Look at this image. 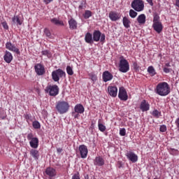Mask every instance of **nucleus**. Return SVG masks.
I'll return each mask as SVG.
<instances>
[{"label": "nucleus", "mask_w": 179, "mask_h": 179, "mask_svg": "<svg viewBox=\"0 0 179 179\" xmlns=\"http://www.w3.org/2000/svg\"><path fill=\"white\" fill-rule=\"evenodd\" d=\"M92 38L94 41H100L103 44V43H106V34H101V32L99 30H95L93 32L92 34Z\"/></svg>", "instance_id": "6"}, {"label": "nucleus", "mask_w": 179, "mask_h": 179, "mask_svg": "<svg viewBox=\"0 0 179 179\" xmlns=\"http://www.w3.org/2000/svg\"><path fill=\"white\" fill-rule=\"evenodd\" d=\"M151 114L155 117V118H159L160 115H162V113L157 109L154 110Z\"/></svg>", "instance_id": "32"}, {"label": "nucleus", "mask_w": 179, "mask_h": 179, "mask_svg": "<svg viewBox=\"0 0 179 179\" xmlns=\"http://www.w3.org/2000/svg\"><path fill=\"white\" fill-rule=\"evenodd\" d=\"M86 8V6H84L83 3H81V4L78 6V9H85Z\"/></svg>", "instance_id": "51"}, {"label": "nucleus", "mask_w": 179, "mask_h": 179, "mask_svg": "<svg viewBox=\"0 0 179 179\" xmlns=\"http://www.w3.org/2000/svg\"><path fill=\"white\" fill-rule=\"evenodd\" d=\"M69 28L71 30H76L78 29V22L73 18L69 21Z\"/></svg>", "instance_id": "22"}, {"label": "nucleus", "mask_w": 179, "mask_h": 179, "mask_svg": "<svg viewBox=\"0 0 179 179\" xmlns=\"http://www.w3.org/2000/svg\"><path fill=\"white\" fill-rule=\"evenodd\" d=\"M89 76L91 79V80H92L93 83H94V82H96V80H97V76L93 73H89Z\"/></svg>", "instance_id": "36"}, {"label": "nucleus", "mask_w": 179, "mask_h": 179, "mask_svg": "<svg viewBox=\"0 0 179 179\" xmlns=\"http://www.w3.org/2000/svg\"><path fill=\"white\" fill-rule=\"evenodd\" d=\"M136 20L139 24H145L146 23V15L145 14H141L138 16Z\"/></svg>", "instance_id": "26"}, {"label": "nucleus", "mask_w": 179, "mask_h": 179, "mask_svg": "<svg viewBox=\"0 0 179 179\" xmlns=\"http://www.w3.org/2000/svg\"><path fill=\"white\" fill-rule=\"evenodd\" d=\"M94 166H98L99 167H101L104 164V159L101 156L96 157L95 159L94 160Z\"/></svg>", "instance_id": "20"}, {"label": "nucleus", "mask_w": 179, "mask_h": 179, "mask_svg": "<svg viewBox=\"0 0 179 179\" xmlns=\"http://www.w3.org/2000/svg\"><path fill=\"white\" fill-rule=\"evenodd\" d=\"M34 136L32 134V133H29L27 134V138L28 141H32L33 139H34Z\"/></svg>", "instance_id": "43"}, {"label": "nucleus", "mask_w": 179, "mask_h": 179, "mask_svg": "<svg viewBox=\"0 0 179 179\" xmlns=\"http://www.w3.org/2000/svg\"><path fill=\"white\" fill-rule=\"evenodd\" d=\"M3 59L6 64H10L13 61V55L10 52L6 50L3 56Z\"/></svg>", "instance_id": "16"}, {"label": "nucleus", "mask_w": 179, "mask_h": 179, "mask_svg": "<svg viewBox=\"0 0 179 179\" xmlns=\"http://www.w3.org/2000/svg\"><path fill=\"white\" fill-rule=\"evenodd\" d=\"M147 2L150 5V6H153V0H146Z\"/></svg>", "instance_id": "52"}, {"label": "nucleus", "mask_w": 179, "mask_h": 179, "mask_svg": "<svg viewBox=\"0 0 179 179\" xmlns=\"http://www.w3.org/2000/svg\"><path fill=\"white\" fill-rule=\"evenodd\" d=\"M45 92L49 93L50 96H55L59 93V88L57 85H49L46 87Z\"/></svg>", "instance_id": "7"}, {"label": "nucleus", "mask_w": 179, "mask_h": 179, "mask_svg": "<svg viewBox=\"0 0 179 179\" xmlns=\"http://www.w3.org/2000/svg\"><path fill=\"white\" fill-rule=\"evenodd\" d=\"M122 23L125 29H129L131 27V20L128 17H124L122 20Z\"/></svg>", "instance_id": "28"}, {"label": "nucleus", "mask_w": 179, "mask_h": 179, "mask_svg": "<svg viewBox=\"0 0 179 179\" xmlns=\"http://www.w3.org/2000/svg\"><path fill=\"white\" fill-rule=\"evenodd\" d=\"M45 173L49 177H55V176H57V171L55 170V169H54L52 167H48L45 169Z\"/></svg>", "instance_id": "19"}, {"label": "nucleus", "mask_w": 179, "mask_h": 179, "mask_svg": "<svg viewBox=\"0 0 179 179\" xmlns=\"http://www.w3.org/2000/svg\"><path fill=\"white\" fill-rule=\"evenodd\" d=\"M12 20L14 24H17V26H22L23 23V20H20V17L19 15H15L12 18Z\"/></svg>", "instance_id": "24"}, {"label": "nucleus", "mask_w": 179, "mask_h": 179, "mask_svg": "<svg viewBox=\"0 0 179 179\" xmlns=\"http://www.w3.org/2000/svg\"><path fill=\"white\" fill-rule=\"evenodd\" d=\"M74 111L78 114H83L85 113V107H83V105L78 103L74 107Z\"/></svg>", "instance_id": "21"}, {"label": "nucleus", "mask_w": 179, "mask_h": 179, "mask_svg": "<svg viewBox=\"0 0 179 179\" xmlns=\"http://www.w3.org/2000/svg\"><path fill=\"white\" fill-rule=\"evenodd\" d=\"M92 11L89 10H86L85 11V13L83 15L84 19H89V17H92Z\"/></svg>", "instance_id": "31"}, {"label": "nucleus", "mask_w": 179, "mask_h": 179, "mask_svg": "<svg viewBox=\"0 0 179 179\" xmlns=\"http://www.w3.org/2000/svg\"><path fill=\"white\" fill-rule=\"evenodd\" d=\"M131 8L136 12H142L145 9V3L142 0H134L131 2Z\"/></svg>", "instance_id": "5"}, {"label": "nucleus", "mask_w": 179, "mask_h": 179, "mask_svg": "<svg viewBox=\"0 0 179 179\" xmlns=\"http://www.w3.org/2000/svg\"><path fill=\"white\" fill-rule=\"evenodd\" d=\"M120 136H125V135H127V130H125V128L120 129Z\"/></svg>", "instance_id": "40"}, {"label": "nucleus", "mask_w": 179, "mask_h": 179, "mask_svg": "<svg viewBox=\"0 0 179 179\" xmlns=\"http://www.w3.org/2000/svg\"><path fill=\"white\" fill-rule=\"evenodd\" d=\"M50 22L53 24H55V26H64V21L59 20L57 17L51 19Z\"/></svg>", "instance_id": "27"}, {"label": "nucleus", "mask_w": 179, "mask_h": 179, "mask_svg": "<svg viewBox=\"0 0 179 179\" xmlns=\"http://www.w3.org/2000/svg\"><path fill=\"white\" fill-rule=\"evenodd\" d=\"M57 153H61L62 152V148H59L57 149Z\"/></svg>", "instance_id": "54"}, {"label": "nucleus", "mask_w": 179, "mask_h": 179, "mask_svg": "<svg viewBox=\"0 0 179 179\" xmlns=\"http://www.w3.org/2000/svg\"><path fill=\"white\" fill-rule=\"evenodd\" d=\"M120 59L119 71L120 72H122V73H127L129 71V62H128V60L124 59V56H121Z\"/></svg>", "instance_id": "3"}, {"label": "nucleus", "mask_w": 179, "mask_h": 179, "mask_svg": "<svg viewBox=\"0 0 179 179\" xmlns=\"http://www.w3.org/2000/svg\"><path fill=\"white\" fill-rule=\"evenodd\" d=\"M119 169H121V166H119Z\"/></svg>", "instance_id": "57"}, {"label": "nucleus", "mask_w": 179, "mask_h": 179, "mask_svg": "<svg viewBox=\"0 0 179 179\" xmlns=\"http://www.w3.org/2000/svg\"><path fill=\"white\" fill-rule=\"evenodd\" d=\"M98 127L99 131H101V132H104V131H106V127L104 126V124L99 122L98 124Z\"/></svg>", "instance_id": "38"}, {"label": "nucleus", "mask_w": 179, "mask_h": 179, "mask_svg": "<svg viewBox=\"0 0 179 179\" xmlns=\"http://www.w3.org/2000/svg\"><path fill=\"white\" fill-rule=\"evenodd\" d=\"M66 73L61 69H58L52 72V79L54 82H59L60 78H66Z\"/></svg>", "instance_id": "4"}, {"label": "nucleus", "mask_w": 179, "mask_h": 179, "mask_svg": "<svg viewBox=\"0 0 179 179\" xmlns=\"http://www.w3.org/2000/svg\"><path fill=\"white\" fill-rule=\"evenodd\" d=\"M55 108L59 114H65L69 110V103L64 101H59L57 103Z\"/></svg>", "instance_id": "2"}, {"label": "nucleus", "mask_w": 179, "mask_h": 179, "mask_svg": "<svg viewBox=\"0 0 179 179\" xmlns=\"http://www.w3.org/2000/svg\"><path fill=\"white\" fill-rule=\"evenodd\" d=\"M108 92L111 97H117V94L118 93V89L115 86H108Z\"/></svg>", "instance_id": "17"}, {"label": "nucleus", "mask_w": 179, "mask_h": 179, "mask_svg": "<svg viewBox=\"0 0 179 179\" xmlns=\"http://www.w3.org/2000/svg\"><path fill=\"white\" fill-rule=\"evenodd\" d=\"M166 66H170V63H166Z\"/></svg>", "instance_id": "55"}, {"label": "nucleus", "mask_w": 179, "mask_h": 179, "mask_svg": "<svg viewBox=\"0 0 179 179\" xmlns=\"http://www.w3.org/2000/svg\"><path fill=\"white\" fill-rule=\"evenodd\" d=\"M78 150L82 159H86L87 157V153L89 152L87 146L85 145H80L78 148Z\"/></svg>", "instance_id": "10"}, {"label": "nucleus", "mask_w": 179, "mask_h": 179, "mask_svg": "<svg viewBox=\"0 0 179 179\" xmlns=\"http://www.w3.org/2000/svg\"><path fill=\"white\" fill-rule=\"evenodd\" d=\"M171 71V69H169L167 67H164V72L165 73H170V72Z\"/></svg>", "instance_id": "49"}, {"label": "nucleus", "mask_w": 179, "mask_h": 179, "mask_svg": "<svg viewBox=\"0 0 179 179\" xmlns=\"http://www.w3.org/2000/svg\"><path fill=\"white\" fill-rule=\"evenodd\" d=\"M152 27L158 34H160V32L163 31V24H162V22L153 23Z\"/></svg>", "instance_id": "18"}, {"label": "nucleus", "mask_w": 179, "mask_h": 179, "mask_svg": "<svg viewBox=\"0 0 179 179\" xmlns=\"http://www.w3.org/2000/svg\"><path fill=\"white\" fill-rule=\"evenodd\" d=\"M150 108V104H149V102L143 99L141 102L140 110H141L143 113H145V111H149Z\"/></svg>", "instance_id": "15"}, {"label": "nucleus", "mask_w": 179, "mask_h": 179, "mask_svg": "<svg viewBox=\"0 0 179 179\" xmlns=\"http://www.w3.org/2000/svg\"><path fill=\"white\" fill-rule=\"evenodd\" d=\"M113 78H114V76L108 71H104L102 74V79L105 83H106V82H110V80H113Z\"/></svg>", "instance_id": "14"}, {"label": "nucleus", "mask_w": 179, "mask_h": 179, "mask_svg": "<svg viewBox=\"0 0 179 179\" xmlns=\"http://www.w3.org/2000/svg\"><path fill=\"white\" fill-rule=\"evenodd\" d=\"M44 34L48 38H54V36H52V34H51V31H50L49 29L45 28L44 29Z\"/></svg>", "instance_id": "34"}, {"label": "nucleus", "mask_w": 179, "mask_h": 179, "mask_svg": "<svg viewBox=\"0 0 179 179\" xmlns=\"http://www.w3.org/2000/svg\"><path fill=\"white\" fill-rule=\"evenodd\" d=\"M42 55H46V57H50V51L43 50L41 52Z\"/></svg>", "instance_id": "48"}, {"label": "nucleus", "mask_w": 179, "mask_h": 179, "mask_svg": "<svg viewBox=\"0 0 179 179\" xmlns=\"http://www.w3.org/2000/svg\"><path fill=\"white\" fill-rule=\"evenodd\" d=\"M34 69L36 75H38V76H43V75L45 73V69L44 68V65L41 64H36L34 66Z\"/></svg>", "instance_id": "9"}, {"label": "nucleus", "mask_w": 179, "mask_h": 179, "mask_svg": "<svg viewBox=\"0 0 179 179\" xmlns=\"http://www.w3.org/2000/svg\"><path fill=\"white\" fill-rule=\"evenodd\" d=\"M175 122L176 124L177 128H179V117L178 119H176Z\"/></svg>", "instance_id": "53"}, {"label": "nucleus", "mask_w": 179, "mask_h": 179, "mask_svg": "<svg viewBox=\"0 0 179 179\" xmlns=\"http://www.w3.org/2000/svg\"><path fill=\"white\" fill-rule=\"evenodd\" d=\"M148 72L150 73V76H155V75H156V70H155L153 66H150L148 68Z\"/></svg>", "instance_id": "30"}, {"label": "nucleus", "mask_w": 179, "mask_h": 179, "mask_svg": "<svg viewBox=\"0 0 179 179\" xmlns=\"http://www.w3.org/2000/svg\"><path fill=\"white\" fill-rule=\"evenodd\" d=\"M118 97L122 101H127L128 100V94L124 87H120L119 89Z\"/></svg>", "instance_id": "8"}, {"label": "nucleus", "mask_w": 179, "mask_h": 179, "mask_svg": "<svg viewBox=\"0 0 179 179\" xmlns=\"http://www.w3.org/2000/svg\"><path fill=\"white\" fill-rule=\"evenodd\" d=\"M109 18L112 22H117L121 19V14L117 11H110L109 13Z\"/></svg>", "instance_id": "13"}, {"label": "nucleus", "mask_w": 179, "mask_h": 179, "mask_svg": "<svg viewBox=\"0 0 179 179\" xmlns=\"http://www.w3.org/2000/svg\"><path fill=\"white\" fill-rule=\"evenodd\" d=\"M2 120H5V117H2Z\"/></svg>", "instance_id": "56"}, {"label": "nucleus", "mask_w": 179, "mask_h": 179, "mask_svg": "<svg viewBox=\"0 0 179 179\" xmlns=\"http://www.w3.org/2000/svg\"><path fill=\"white\" fill-rule=\"evenodd\" d=\"M159 22H160V17L157 14H155L153 18V23H159Z\"/></svg>", "instance_id": "39"}, {"label": "nucleus", "mask_w": 179, "mask_h": 179, "mask_svg": "<svg viewBox=\"0 0 179 179\" xmlns=\"http://www.w3.org/2000/svg\"><path fill=\"white\" fill-rule=\"evenodd\" d=\"M24 118L27 120V122H29V121H31V115L29 114L24 115Z\"/></svg>", "instance_id": "44"}, {"label": "nucleus", "mask_w": 179, "mask_h": 179, "mask_svg": "<svg viewBox=\"0 0 179 179\" xmlns=\"http://www.w3.org/2000/svg\"><path fill=\"white\" fill-rule=\"evenodd\" d=\"M6 48L9 50V51H12L13 52H15V54L20 55V51L19 50V48H16V45L12 44L10 42H7L6 43Z\"/></svg>", "instance_id": "11"}, {"label": "nucleus", "mask_w": 179, "mask_h": 179, "mask_svg": "<svg viewBox=\"0 0 179 179\" xmlns=\"http://www.w3.org/2000/svg\"><path fill=\"white\" fill-rule=\"evenodd\" d=\"M29 145L33 149H37L38 148V138L35 137L29 141Z\"/></svg>", "instance_id": "23"}, {"label": "nucleus", "mask_w": 179, "mask_h": 179, "mask_svg": "<svg viewBox=\"0 0 179 179\" xmlns=\"http://www.w3.org/2000/svg\"><path fill=\"white\" fill-rule=\"evenodd\" d=\"M126 157L130 162H131V163H136V162H138V155L132 151L127 152L126 153Z\"/></svg>", "instance_id": "12"}, {"label": "nucleus", "mask_w": 179, "mask_h": 179, "mask_svg": "<svg viewBox=\"0 0 179 179\" xmlns=\"http://www.w3.org/2000/svg\"><path fill=\"white\" fill-rule=\"evenodd\" d=\"M160 132H166L167 131V127L166 125L163 124L160 126L159 128Z\"/></svg>", "instance_id": "41"}, {"label": "nucleus", "mask_w": 179, "mask_h": 179, "mask_svg": "<svg viewBox=\"0 0 179 179\" xmlns=\"http://www.w3.org/2000/svg\"><path fill=\"white\" fill-rule=\"evenodd\" d=\"M155 91L157 94L163 96H168V94H170V92H171L170 86L166 82H162L158 83Z\"/></svg>", "instance_id": "1"}, {"label": "nucleus", "mask_w": 179, "mask_h": 179, "mask_svg": "<svg viewBox=\"0 0 179 179\" xmlns=\"http://www.w3.org/2000/svg\"><path fill=\"white\" fill-rule=\"evenodd\" d=\"M30 155H31V157H34V159H35V160H38V156H39L38 150L32 149L30 151Z\"/></svg>", "instance_id": "29"}, {"label": "nucleus", "mask_w": 179, "mask_h": 179, "mask_svg": "<svg viewBox=\"0 0 179 179\" xmlns=\"http://www.w3.org/2000/svg\"><path fill=\"white\" fill-rule=\"evenodd\" d=\"M52 1L54 0H43L44 3H45V5H48V3H51V2H52Z\"/></svg>", "instance_id": "50"}, {"label": "nucleus", "mask_w": 179, "mask_h": 179, "mask_svg": "<svg viewBox=\"0 0 179 179\" xmlns=\"http://www.w3.org/2000/svg\"><path fill=\"white\" fill-rule=\"evenodd\" d=\"M172 150H176L173 149Z\"/></svg>", "instance_id": "58"}, {"label": "nucleus", "mask_w": 179, "mask_h": 179, "mask_svg": "<svg viewBox=\"0 0 179 179\" xmlns=\"http://www.w3.org/2000/svg\"><path fill=\"white\" fill-rule=\"evenodd\" d=\"M85 42H87L88 44H93V41H94L93 35L90 34V32H87L85 34Z\"/></svg>", "instance_id": "25"}, {"label": "nucleus", "mask_w": 179, "mask_h": 179, "mask_svg": "<svg viewBox=\"0 0 179 179\" xmlns=\"http://www.w3.org/2000/svg\"><path fill=\"white\" fill-rule=\"evenodd\" d=\"M72 179H80V176L79 175V172H76L73 176Z\"/></svg>", "instance_id": "45"}, {"label": "nucleus", "mask_w": 179, "mask_h": 179, "mask_svg": "<svg viewBox=\"0 0 179 179\" xmlns=\"http://www.w3.org/2000/svg\"><path fill=\"white\" fill-rule=\"evenodd\" d=\"M66 72L70 76H72V75H73V69H72V67H71V66H66Z\"/></svg>", "instance_id": "37"}, {"label": "nucleus", "mask_w": 179, "mask_h": 179, "mask_svg": "<svg viewBox=\"0 0 179 179\" xmlns=\"http://www.w3.org/2000/svg\"><path fill=\"white\" fill-rule=\"evenodd\" d=\"M129 16L131 19H135L136 16H138V13L132 9L129 10Z\"/></svg>", "instance_id": "35"}, {"label": "nucleus", "mask_w": 179, "mask_h": 179, "mask_svg": "<svg viewBox=\"0 0 179 179\" xmlns=\"http://www.w3.org/2000/svg\"><path fill=\"white\" fill-rule=\"evenodd\" d=\"M79 114H80V113H78V112H76V111L72 113V115L73 116V118L79 119V117H80V115H79Z\"/></svg>", "instance_id": "42"}, {"label": "nucleus", "mask_w": 179, "mask_h": 179, "mask_svg": "<svg viewBox=\"0 0 179 179\" xmlns=\"http://www.w3.org/2000/svg\"><path fill=\"white\" fill-rule=\"evenodd\" d=\"M1 24L3 29H5L6 30H8V29H9V26H8V23L6 22H3Z\"/></svg>", "instance_id": "46"}, {"label": "nucleus", "mask_w": 179, "mask_h": 179, "mask_svg": "<svg viewBox=\"0 0 179 179\" xmlns=\"http://www.w3.org/2000/svg\"><path fill=\"white\" fill-rule=\"evenodd\" d=\"M133 67L135 71H138V69H139V66H138V63H136V62H133Z\"/></svg>", "instance_id": "47"}, {"label": "nucleus", "mask_w": 179, "mask_h": 179, "mask_svg": "<svg viewBox=\"0 0 179 179\" xmlns=\"http://www.w3.org/2000/svg\"><path fill=\"white\" fill-rule=\"evenodd\" d=\"M32 126L34 129H40V128H41V124H40V122H38L37 120L33 122Z\"/></svg>", "instance_id": "33"}]
</instances>
